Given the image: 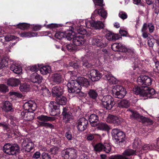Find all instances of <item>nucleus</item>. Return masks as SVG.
<instances>
[{
  "mask_svg": "<svg viewBox=\"0 0 159 159\" xmlns=\"http://www.w3.org/2000/svg\"><path fill=\"white\" fill-rule=\"evenodd\" d=\"M38 35V33L31 32H21L20 34V36L22 37L30 38L36 36Z\"/></svg>",
  "mask_w": 159,
  "mask_h": 159,
  "instance_id": "nucleus-40",
  "label": "nucleus"
},
{
  "mask_svg": "<svg viewBox=\"0 0 159 159\" xmlns=\"http://www.w3.org/2000/svg\"><path fill=\"white\" fill-rule=\"evenodd\" d=\"M107 122L109 123L113 124L115 125L118 126L122 123V119L117 116L109 114L107 119Z\"/></svg>",
  "mask_w": 159,
  "mask_h": 159,
  "instance_id": "nucleus-17",
  "label": "nucleus"
},
{
  "mask_svg": "<svg viewBox=\"0 0 159 159\" xmlns=\"http://www.w3.org/2000/svg\"><path fill=\"white\" fill-rule=\"evenodd\" d=\"M36 104L32 100H29L25 102L23 107L25 111H34L36 109Z\"/></svg>",
  "mask_w": 159,
  "mask_h": 159,
  "instance_id": "nucleus-20",
  "label": "nucleus"
},
{
  "mask_svg": "<svg viewBox=\"0 0 159 159\" xmlns=\"http://www.w3.org/2000/svg\"><path fill=\"white\" fill-rule=\"evenodd\" d=\"M129 110L131 113L130 115L131 117L136 119L139 122H142L143 123H146L148 125H151L153 124L152 120L149 118L140 115L136 111L130 109Z\"/></svg>",
  "mask_w": 159,
  "mask_h": 159,
  "instance_id": "nucleus-9",
  "label": "nucleus"
},
{
  "mask_svg": "<svg viewBox=\"0 0 159 159\" xmlns=\"http://www.w3.org/2000/svg\"><path fill=\"white\" fill-rule=\"evenodd\" d=\"M37 119L40 121L45 122L48 121H53L55 119L54 117L48 116L43 115L38 116Z\"/></svg>",
  "mask_w": 159,
  "mask_h": 159,
  "instance_id": "nucleus-36",
  "label": "nucleus"
},
{
  "mask_svg": "<svg viewBox=\"0 0 159 159\" xmlns=\"http://www.w3.org/2000/svg\"><path fill=\"white\" fill-rule=\"evenodd\" d=\"M21 145L22 147L25 148L28 152L33 149L34 146V144L30 138L23 139Z\"/></svg>",
  "mask_w": 159,
  "mask_h": 159,
  "instance_id": "nucleus-19",
  "label": "nucleus"
},
{
  "mask_svg": "<svg viewBox=\"0 0 159 159\" xmlns=\"http://www.w3.org/2000/svg\"><path fill=\"white\" fill-rule=\"evenodd\" d=\"M74 125L79 132H83L85 130L88 126V121L85 118L83 117L78 119Z\"/></svg>",
  "mask_w": 159,
  "mask_h": 159,
  "instance_id": "nucleus-12",
  "label": "nucleus"
},
{
  "mask_svg": "<svg viewBox=\"0 0 159 159\" xmlns=\"http://www.w3.org/2000/svg\"><path fill=\"white\" fill-rule=\"evenodd\" d=\"M53 81L57 84L61 83L63 80L62 76L59 74H55L52 76Z\"/></svg>",
  "mask_w": 159,
  "mask_h": 159,
  "instance_id": "nucleus-39",
  "label": "nucleus"
},
{
  "mask_svg": "<svg viewBox=\"0 0 159 159\" xmlns=\"http://www.w3.org/2000/svg\"><path fill=\"white\" fill-rule=\"evenodd\" d=\"M10 70L16 74H19L22 72L21 67L17 64H13L10 67Z\"/></svg>",
  "mask_w": 159,
  "mask_h": 159,
  "instance_id": "nucleus-37",
  "label": "nucleus"
},
{
  "mask_svg": "<svg viewBox=\"0 0 159 159\" xmlns=\"http://www.w3.org/2000/svg\"><path fill=\"white\" fill-rule=\"evenodd\" d=\"M64 48L70 52H73L76 49V47L72 44H66L64 45Z\"/></svg>",
  "mask_w": 159,
  "mask_h": 159,
  "instance_id": "nucleus-50",
  "label": "nucleus"
},
{
  "mask_svg": "<svg viewBox=\"0 0 159 159\" xmlns=\"http://www.w3.org/2000/svg\"><path fill=\"white\" fill-rule=\"evenodd\" d=\"M30 24L25 23H20L17 25V27L22 30L28 29L30 27Z\"/></svg>",
  "mask_w": 159,
  "mask_h": 159,
  "instance_id": "nucleus-46",
  "label": "nucleus"
},
{
  "mask_svg": "<svg viewBox=\"0 0 159 159\" xmlns=\"http://www.w3.org/2000/svg\"><path fill=\"white\" fill-rule=\"evenodd\" d=\"M155 42V40L154 39V37L153 39H150L148 40V46L150 47H152L154 44V43Z\"/></svg>",
  "mask_w": 159,
  "mask_h": 159,
  "instance_id": "nucleus-61",
  "label": "nucleus"
},
{
  "mask_svg": "<svg viewBox=\"0 0 159 159\" xmlns=\"http://www.w3.org/2000/svg\"><path fill=\"white\" fill-rule=\"evenodd\" d=\"M9 91L8 87L4 84H0V92L5 93Z\"/></svg>",
  "mask_w": 159,
  "mask_h": 159,
  "instance_id": "nucleus-52",
  "label": "nucleus"
},
{
  "mask_svg": "<svg viewBox=\"0 0 159 159\" xmlns=\"http://www.w3.org/2000/svg\"><path fill=\"white\" fill-rule=\"evenodd\" d=\"M42 77L37 73H33L30 76L31 81L34 83H40L42 80Z\"/></svg>",
  "mask_w": 159,
  "mask_h": 159,
  "instance_id": "nucleus-25",
  "label": "nucleus"
},
{
  "mask_svg": "<svg viewBox=\"0 0 159 159\" xmlns=\"http://www.w3.org/2000/svg\"><path fill=\"white\" fill-rule=\"evenodd\" d=\"M98 125V129L100 130L108 131L111 129L110 127L105 123H101Z\"/></svg>",
  "mask_w": 159,
  "mask_h": 159,
  "instance_id": "nucleus-42",
  "label": "nucleus"
},
{
  "mask_svg": "<svg viewBox=\"0 0 159 159\" xmlns=\"http://www.w3.org/2000/svg\"><path fill=\"white\" fill-rule=\"evenodd\" d=\"M119 16L123 20L125 19L128 17V15L126 13L123 11H121L119 13Z\"/></svg>",
  "mask_w": 159,
  "mask_h": 159,
  "instance_id": "nucleus-54",
  "label": "nucleus"
},
{
  "mask_svg": "<svg viewBox=\"0 0 159 159\" xmlns=\"http://www.w3.org/2000/svg\"><path fill=\"white\" fill-rule=\"evenodd\" d=\"M111 150V146L110 145L107 143L103 144V152L106 153H109Z\"/></svg>",
  "mask_w": 159,
  "mask_h": 159,
  "instance_id": "nucleus-51",
  "label": "nucleus"
},
{
  "mask_svg": "<svg viewBox=\"0 0 159 159\" xmlns=\"http://www.w3.org/2000/svg\"><path fill=\"white\" fill-rule=\"evenodd\" d=\"M111 134L116 144L122 147L125 145L127 138L124 132L120 129L115 128L112 129Z\"/></svg>",
  "mask_w": 159,
  "mask_h": 159,
  "instance_id": "nucleus-2",
  "label": "nucleus"
},
{
  "mask_svg": "<svg viewBox=\"0 0 159 159\" xmlns=\"http://www.w3.org/2000/svg\"><path fill=\"white\" fill-rule=\"evenodd\" d=\"M130 105V102L128 100L125 99H121L118 103V107L123 108H127L129 107Z\"/></svg>",
  "mask_w": 159,
  "mask_h": 159,
  "instance_id": "nucleus-34",
  "label": "nucleus"
},
{
  "mask_svg": "<svg viewBox=\"0 0 159 159\" xmlns=\"http://www.w3.org/2000/svg\"><path fill=\"white\" fill-rule=\"evenodd\" d=\"M91 43L93 46L101 48L107 47L108 45L106 42H103L102 37L99 36L94 37L91 40Z\"/></svg>",
  "mask_w": 159,
  "mask_h": 159,
  "instance_id": "nucleus-16",
  "label": "nucleus"
},
{
  "mask_svg": "<svg viewBox=\"0 0 159 159\" xmlns=\"http://www.w3.org/2000/svg\"><path fill=\"white\" fill-rule=\"evenodd\" d=\"M73 38H72V42L73 44L76 46L82 45L84 44L85 40L82 36L79 35H75V34H73Z\"/></svg>",
  "mask_w": 159,
  "mask_h": 159,
  "instance_id": "nucleus-21",
  "label": "nucleus"
},
{
  "mask_svg": "<svg viewBox=\"0 0 159 159\" xmlns=\"http://www.w3.org/2000/svg\"><path fill=\"white\" fill-rule=\"evenodd\" d=\"M72 34H80L81 35H84L86 33V30L82 26H77L75 29V30L72 31Z\"/></svg>",
  "mask_w": 159,
  "mask_h": 159,
  "instance_id": "nucleus-38",
  "label": "nucleus"
},
{
  "mask_svg": "<svg viewBox=\"0 0 159 159\" xmlns=\"http://www.w3.org/2000/svg\"><path fill=\"white\" fill-rule=\"evenodd\" d=\"M104 75L103 77L104 79L107 80L110 84H116L117 83L116 79L112 75L111 72L106 71L104 73Z\"/></svg>",
  "mask_w": 159,
  "mask_h": 159,
  "instance_id": "nucleus-23",
  "label": "nucleus"
},
{
  "mask_svg": "<svg viewBox=\"0 0 159 159\" xmlns=\"http://www.w3.org/2000/svg\"><path fill=\"white\" fill-rule=\"evenodd\" d=\"M111 93L115 98L121 99L126 93V91L123 87L119 85L114 86L111 91Z\"/></svg>",
  "mask_w": 159,
  "mask_h": 159,
  "instance_id": "nucleus-7",
  "label": "nucleus"
},
{
  "mask_svg": "<svg viewBox=\"0 0 159 159\" xmlns=\"http://www.w3.org/2000/svg\"><path fill=\"white\" fill-rule=\"evenodd\" d=\"M102 102L103 107L108 110H111L116 104L114 98L110 95L103 97Z\"/></svg>",
  "mask_w": 159,
  "mask_h": 159,
  "instance_id": "nucleus-11",
  "label": "nucleus"
},
{
  "mask_svg": "<svg viewBox=\"0 0 159 159\" xmlns=\"http://www.w3.org/2000/svg\"><path fill=\"white\" fill-rule=\"evenodd\" d=\"M70 66L75 69H77L79 67V62H75L74 61L71 62L70 63Z\"/></svg>",
  "mask_w": 159,
  "mask_h": 159,
  "instance_id": "nucleus-55",
  "label": "nucleus"
},
{
  "mask_svg": "<svg viewBox=\"0 0 159 159\" xmlns=\"http://www.w3.org/2000/svg\"><path fill=\"white\" fill-rule=\"evenodd\" d=\"M56 100L57 103L59 106L60 105H65L67 102V98L62 95L56 98Z\"/></svg>",
  "mask_w": 159,
  "mask_h": 159,
  "instance_id": "nucleus-33",
  "label": "nucleus"
},
{
  "mask_svg": "<svg viewBox=\"0 0 159 159\" xmlns=\"http://www.w3.org/2000/svg\"><path fill=\"white\" fill-rule=\"evenodd\" d=\"M89 121L92 126H96L99 123V117L96 114H91L89 117Z\"/></svg>",
  "mask_w": 159,
  "mask_h": 159,
  "instance_id": "nucleus-24",
  "label": "nucleus"
},
{
  "mask_svg": "<svg viewBox=\"0 0 159 159\" xmlns=\"http://www.w3.org/2000/svg\"><path fill=\"white\" fill-rule=\"evenodd\" d=\"M95 7L97 8L99 7L100 9H96L92 14V16L93 18L95 17L96 16H101L103 18L105 19L107 17V13L106 11L104 10L103 7L104 4H103V0H93Z\"/></svg>",
  "mask_w": 159,
  "mask_h": 159,
  "instance_id": "nucleus-4",
  "label": "nucleus"
},
{
  "mask_svg": "<svg viewBox=\"0 0 159 159\" xmlns=\"http://www.w3.org/2000/svg\"><path fill=\"white\" fill-rule=\"evenodd\" d=\"M2 109L6 112L13 111L12 104L8 101H5L3 103Z\"/></svg>",
  "mask_w": 159,
  "mask_h": 159,
  "instance_id": "nucleus-28",
  "label": "nucleus"
},
{
  "mask_svg": "<svg viewBox=\"0 0 159 159\" xmlns=\"http://www.w3.org/2000/svg\"><path fill=\"white\" fill-rule=\"evenodd\" d=\"M77 80L81 87L82 86L87 88L90 85L89 82L88 80L84 77H79Z\"/></svg>",
  "mask_w": 159,
  "mask_h": 159,
  "instance_id": "nucleus-27",
  "label": "nucleus"
},
{
  "mask_svg": "<svg viewBox=\"0 0 159 159\" xmlns=\"http://www.w3.org/2000/svg\"><path fill=\"white\" fill-rule=\"evenodd\" d=\"M148 26L149 33H152L154 30V27L153 24L151 23H148Z\"/></svg>",
  "mask_w": 159,
  "mask_h": 159,
  "instance_id": "nucleus-62",
  "label": "nucleus"
},
{
  "mask_svg": "<svg viewBox=\"0 0 159 159\" xmlns=\"http://www.w3.org/2000/svg\"><path fill=\"white\" fill-rule=\"evenodd\" d=\"M88 94L90 98L93 100H96L98 96L97 91L93 89H90L88 92Z\"/></svg>",
  "mask_w": 159,
  "mask_h": 159,
  "instance_id": "nucleus-41",
  "label": "nucleus"
},
{
  "mask_svg": "<svg viewBox=\"0 0 159 159\" xmlns=\"http://www.w3.org/2000/svg\"><path fill=\"white\" fill-rule=\"evenodd\" d=\"M61 155L65 159H75L77 157V151L74 148H66L61 151Z\"/></svg>",
  "mask_w": 159,
  "mask_h": 159,
  "instance_id": "nucleus-8",
  "label": "nucleus"
},
{
  "mask_svg": "<svg viewBox=\"0 0 159 159\" xmlns=\"http://www.w3.org/2000/svg\"><path fill=\"white\" fill-rule=\"evenodd\" d=\"M15 36L11 35H7L5 37V39L6 41H12L10 43L8 46L9 48H11L17 43L15 39Z\"/></svg>",
  "mask_w": 159,
  "mask_h": 159,
  "instance_id": "nucleus-31",
  "label": "nucleus"
},
{
  "mask_svg": "<svg viewBox=\"0 0 159 159\" xmlns=\"http://www.w3.org/2000/svg\"><path fill=\"white\" fill-rule=\"evenodd\" d=\"M40 93H42V94L43 96L49 97L50 95V93L49 90L47 88L45 87H42L41 89Z\"/></svg>",
  "mask_w": 159,
  "mask_h": 159,
  "instance_id": "nucleus-48",
  "label": "nucleus"
},
{
  "mask_svg": "<svg viewBox=\"0 0 159 159\" xmlns=\"http://www.w3.org/2000/svg\"><path fill=\"white\" fill-rule=\"evenodd\" d=\"M59 149V148L54 146L50 148L49 152L52 154L56 155L58 153Z\"/></svg>",
  "mask_w": 159,
  "mask_h": 159,
  "instance_id": "nucleus-53",
  "label": "nucleus"
},
{
  "mask_svg": "<svg viewBox=\"0 0 159 159\" xmlns=\"http://www.w3.org/2000/svg\"><path fill=\"white\" fill-rule=\"evenodd\" d=\"M152 81V79L148 76L140 75L137 78V83L141 86H135L133 92L137 95L144 97L145 99L156 98L157 93L155 89L148 87L151 85Z\"/></svg>",
  "mask_w": 159,
  "mask_h": 159,
  "instance_id": "nucleus-1",
  "label": "nucleus"
},
{
  "mask_svg": "<svg viewBox=\"0 0 159 159\" xmlns=\"http://www.w3.org/2000/svg\"><path fill=\"white\" fill-rule=\"evenodd\" d=\"M136 150L130 148L125 149L122 154L113 155L109 157V159H128V157L137 155Z\"/></svg>",
  "mask_w": 159,
  "mask_h": 159,
  "instance_id": "nucleus-6",
  "label": "nucleus"
},
{
  "mask_svg": "<svg viewBox=\"0 0 159 159\" xmlns=\"http://www.w3.org/2000/svg\"><path fill=\"white\" fill-rule=\"evenodd\" d=\"M89 58L87 57H84L81 62L82 66L83 68H89L92 67L93 65L88 60Z\"/></svg>",
  "mask_w": 159,
  "mask_h": 159,
  "instance_id": "nucleus-35",
  "label": "nucleus"
},
{
  "mask_svg": "<svg viewBox=\"0 0 159 159\" xmlns=\"http://www.w3.org/2000/svg\"><path fill=\"white\" fill-rule=\"evenodd\" d=\"M63 122L66 124L70 123L74 119V116L71 111V109L68 107L63 108L62 113Z\"/></svg>",
  "mask_w": 159,
  "mask_h": 159,
  "instance_id": "nucleus-13",
  "label": "nucleus"
},
{
  "mask_svg": "<svg viewBox=\"0 0 159 159\" xmlns=\"http://www.w3.org/2000/svg\"><path fill=\"white\" fill-rule=\"evenodd\" d=\"M154 39L155 40V42L157 46L159 48V36L156 34H154Z\"/></svg>",
  "mask_w": 159,
  "mask_h": 159,
  "instance_id": "nucleus-64",
  "label": "nucleus"
},
{
  "mask_svg": "<svg viewBox=\"0 0 159 159\" xmlns=\"http://www.w3.org/2000/svg\"><path fill=\"white\" fill-rule=\"evenodd\" d=\"M49 113L51 116H58L60 113L59 105L55 102L51 101L48 105Z\"/></svg>",
  "mask_w": 159,
  "mask_h": 159,
  "instance_id": "nucleus-14",
  "label": "nucleus"
},
{
  "mask_svg": "<svg viewBox=\"0 0 159 159\" xmlns=\"http://www.w3.org/2000/svg\"><path fill=\"white\" fill-rule=\"evenodd\" d=\"M39 69L38 67H38L36 65H34L32 66H30L29 67V69L31 71H37Z\"/></svg>",
  "mask_w": 159,
  "mask_h": 159,
  "instance_id": "nucleus-60",
  "label": "nucleus"
},
{
  "mask_svg": "<svg viewBox=\"0 0 159 159\" xmlns=\"http://www.w3.org/2000/svg\"><path fill=\"white\" fill-rule=\"evenodd\" d=\"M152 148V146L151 145H149L148 144H144L143 146L141 147V150L146 151L151 149Z\"/></svg>",
  "mask_w": 159,
  "mask_h": 159,
  "instance_id": "nucleus-56",
  "label": "nucleus"
},
{
  "mask_svg": "<svg viewBox=\"0 0 159 159\" xmlns=\"http://www.w3.org/2000/svg\"><path fill=\"white\" fill-rule=\"evenodd\" d=\"M91 79L93 81H98L102 77V74L97 70L92 69L90 71Z\"/></svg>",
  "mask_w": 159,
  "mask_h": 159,
  "instance_id": "nucleus-22",
  "label": "nucleus"
},
{
  "mask_svg": "<svg viewBox=\"0 0 159 159\" xmlns=\"http://www.w3.org/2000/svg\"><path fill=\"white\" fill-rule=\"evenodd\" d=\"M54 36L56 39L59 40L63 38H65L69 41L71 40L72 38H73L72 31L65 32L58 31L56 33Z\"/></svg>",
  "mask_w": 159,
  "mask_h": 159,
  "instance_id": "nucleus-15",
  "label": "nucleus"
},
{
  "mask_svg": "<svg viewBox=\"0 0 159 159\" xmlns=\"http://www.w3.org/2000/svg\"><path fill=\"white\" fill-rule=\"evenodd\" d=\"M94 150L96 153L103 152V144L101 143L96 144L94 146Z\"/></svg>",
  "mask_w": 159,
  "mask_h": 159,
  "instance_id": "nucleus-43",
  "label": "nucleus"
},
{
  "mask_svg": "<svg viewBox=\"0 0 159 159\" xmlns=\"http://www.w3.org/2000/svg\"><path fill=\"white\" fill-rule=\"evenodd\" d=\"M42 159H51L50 155L45 152H43L41 155Z\"/></svg>",
  "mask_w": 159,
  "mask_h": 159,
  "instance_id": "nucleus-57",
  "label": "nucleus"
},
{
  "mask_svg": "<svg viewBox=\"0 0 159 159\" xmlns=\"http://www.w3.org/2000/svg\"><path fill=\"white\" fill-rule=\"evenodd\" d=\"M0 127H2L4 130H7L9 129L8 125L5 122H0Z\"/></svg>",
  "mask_w": 159,
  "mask_h": 159,
  "instance_id": "nucleus-58",
  "label": "nucleus"
},
{
  "mask_svg": "<svg viewBox=\"0 0 159 159\" xmlns=\"http://www.w3.org/2000/svg\"><path fill=\"white\" fill-rule=\"evenodd\" d=\"M141 142L140 140L138 139H135L134 140L133 144V147L134 148H137L140 149L141 148Z\"/></svg>",
  "mask_w": 159,
  "mask_h": 159,
  "instance_id": "nucleus-45",
  "label": "nucleus"
},
{
  "mask_svg": "<svg viewBox=\"0 0 159 159\" xmlns=\"http://www.w3.org/2000/svg\"><path fill=\"white\" fill-rule=\"evenodd\" d=\"M111 48L114 51L125 52L129 57L132 56L134 54V50L133 49L127 48L125 45H123L120 43H114L111 46Z\"/></svg>",
  "mask_w": 159,
  "mask_h": 159,
  "instance_id": "nucleus-5",
  "label": "nucleus"
},
{
  "mask_svg": "<svg viewBox=\"0 0 159 159\" xmlns=\"http://www.w3.org/2000/svg\"><path fill=\"white\" fill-rule=\"evenodd\" d=\"M64 85L62 84L60 86L53 87L52 89V95L56 98L63 94L64 91Z\"/></svg>",
  "mask_w": 159,
  "mask_h": 159,
  "instance_id": "nucleus-18",
  "label": "nucleus"
},
{
  "mask_svg": "<svg viewBox=\"0 0 159 159\" xmlns=\"http://www.w3.org/2000/svg\"><path fill=\"white\" fill-rule=\"evenodd\" d=\"M20 83V80L19 79L16 78H10L7 81V85L11 86H16L18 85Z\"/></svg>",
  "mask_w": 159,
  "mask_h": 159,
  "instance_id": "nucleus-32",
  "label": "nucleus"
},
{
  "mask_svg": "<svg viewBox=\"0 0 159 159\" xmlns=\"http://www.w3.org/2000/svg\"><path fill=\"white\" fill-rule=\"evenodd\" d=\"M106 38L109 40H116L119 39L120 37L118 34H114L111 32L108 31L106 35Z\"/></svg>",
  "mask_w": 159,
  "mask_h": 159,
  "instance_id": "nucleus-26",
  "label": "nucleus"
},
{
  "mask_svg": "<svg viewBox=\"0 0 159 159\" xmlns=\"http://www.w3.org/2000/svg\"><path fill=\"white\" fill-rule=\"evenodd\" d=\"M95 135V134H88L87 136V139L89 141H92L93 140Z\"/></svg>",
  "mask_w": 159,
  "mask_h": 159,
  "instance_id": "nucleus-59",
  "label": "nucleus"
},
{
  "mask_svg": "<svg viewBox=\"0 0 159 159\" xmlns=\"http://www.w3.org/2000/svg\"><path fill=\"white\" fill-rule=\"evenodd\" d=\"M89 23L91 26L93 27L95 29H101L103 28L104 24L102 21H97L90 22H88L87 23Z\"/></svg>",
  "mask_w": 159,
  "mask_h": 159,
  "instance_id": "nucleus-29",
  "label": "nucleus"
},
{
  "mask_svg": "<svg viewBox=\"0 0 159 159\" xmlns=\"http://www.w3.org/2000/svg\"><path fill=\"white\" fill-rule=\"evenodd\" d=\"M34 111H28L24 120L27 121H31L34 119Z\"/></svg>",
  "mask_w": 159,
  "mask_h": 159,
  "instance_id": "nucleus-47",
  "label": "nucleus"
},
{
  "mask_svg": "<svg viewBox=\"0 0 159 159\" xmlns=\"http://www.w3.org/2000/svg\"><path fill=\"white\" fill-rule=\"evenodd\" d=\"M3 151L7 154L16 156L20 154V148L16 143H7L3 147Z\"/></svg>",
  "mask_w": 159,
  "mask_h": 159,
  "instance_id": "nucleus-3",
  "label": "nucleus"
},
{
  "mask_svg": "<svg viewBox=\"0 0 159 159\" xmlns=\"http://www.w3.org/2000/svg\"><path fill=\"white\" fill-rule=\"evenodd\" d=\"M68 91L69 93L77 94L80 91L81 87L77 80H71L67 84Z\"/></svg>",
  "mask_w": 159,
  "mask_h": 159,
  "instance_id": "nucleus-10",
  "label": "nucleus"
},
{
  "mask_svg": "<svg viewBox=\"0 0 159 159\" xmlns=\"http://www.w3.org/2000/svg\"><path fill=\"white\" fill-rule=\"evenodd\" d=\"M38 67L40 73L43 75H46L48 73H50L51 71V67L49 66H42L41 65L38 64Z\"/></svg>",
  "mask_w": 159,
  "mask_h": 159,
  "instance_id": "nucleus-30",
  "label": "nucleus"
},
{
  "mask_svg": "<svg viewBox=\"0 0 159 159\" xmlns=\"http://www.w3.org/2000/svg\"><path fill=\"white\" fill-rule=\"evenodd\" d=\"M78 159H89V157L88 155L84 153H81Z\"/></svg>",
  "mask_w": 159,
  "mask_h": 159,
  "instance_id": "nucleus-63",
  "label": "nucleus"
},
{
  "mask_svg": "<svg viewBox=\"0 0 159 159\" xmlns=\"http://www.w3.org/2000/svg\"><path fill=\"white\" fill-rule=\"evenodd\" d=\"M39 124L40 126L44 127L46 128L53 129L54 128V126L52 124L47 123L44 121L39 122Z\"/></svg>",
  "mask_w": 159,
  "mask_h": 159,
  "instance_id": "nucleus-49",
  "label": "nucleus"
},
{
  "mask_svg": "<svg viewBox=\"0 0 159 159\" xmlns=\"http://www.w3.org/2000/svg\"><path fill=\"white\" fill-rule=\"evenodd\" d=\"M30 85L26 83L21 84L19 88L20 90L22 92H27L30 90Z\"/></svg>",
  "mask_w": 159,
  "mask_h": 159,
  "instance_id": "nucleus-44",
  "label": "nucleus"
}]
</instances>
